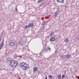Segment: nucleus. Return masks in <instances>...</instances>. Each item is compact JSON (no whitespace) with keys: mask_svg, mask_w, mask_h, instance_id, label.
I'll return each mask as SVG.
<instances>
[{"mask_svg":"<svg viewBox=\"0 0 79 79\" xmlns=\"http://www.w3.org/2000/svg\"><path fill=\"white\" fill-rule=\"evenodd\" d=\"M20 68L23 70L26 71L29 68V65L25 62H22L20 64Z\"/></svg>","mask_w":79,"mask_h":79,"instance_id":"1","label":"nucleus"},{"mask_svg":"<svg viewBox=\"0 0 79 79\" xmlns=\"http://www.w3.org/2000/svg\"><path fill=\"white\" fill-rule=\"evenodd\" d=\"M18 64V62L15 60H12L10 62V66L11 67H16Z\"/></svg>","mask_w":79,"mask_h":79,"instance_id":"2","label":"nucleus"},{"mask_svg":"<svg viewBox=\"0 0 79 79\" xmlns=\"http://www.w3.org/2000/svg\"><path fill=\"white\" fill-rule=\"evenodd\" d=\"M16 44V43L13 41L10 42L9 43V45H10V46H11V47H13V46H15Z\"/></svg>","mask_w":79,"mask_h":79,"instance_id":"3","label":"nucleus"},{"mask_svg":"<svg viewBox=\"0 0 79 79\" xmlns=\"http://www.w3.org/2000/svg\"><path fill=\"white\" fill-rule=\"evenodd\" d=\"M19 44H21L22 46L23 45H24V40H21L20 41H19Z\"/></svg>","mask_w":79,"mask_h":79,"instance_id":"4","label":"nucleus"},{"mask_svg":"<svg viewBox=\"0 0 79 79\" xmlns=\"http://www.w3.org/2000/svg\"><path fill=\"white\" fill-rule=\"evenodd\" d=\"M3 42L4 40L2 41V42L0 44V50H1V49H2V48L3 47Z\"/></svg>","mask_w":79,"mask_h":79,"instance_id":"5","label":"nucleus"},{"mask_svg":"<svg viewBox=\"0 0 79 79\" xmlns=\"http://www.w3.org/2000/svg\"><path fill=\"white\" fill-rule=\"evenodd\" d=\"M38 71V68L37 67H35V68L33 69V71L34 72H36Z\"/></svg>","mask_w":79,"mask_h":79,"instance_id":"6","label":"nucleus"},{"mask_svg":"<svg viewBox=\"0 0 79 79\" xmlns=\"http://www.w3.org/2000/svg\"><path fill=\"white\" fill-rule=\"evenodd\" d=\"M50 40L51 41H52V42H53V41H55V38L54 37H52L50 39Z\"/></svg>","mask_w":79,"mask_h":79,"instance_id":"7","label":"nucleus"},{"mask_svg":"<svg viewBox=\"0 0 79 79\" xmlns=\"http://www.w3.org/2000/svg\"><path fill=\"white\" fill-rule=\"evenodd\" d=\"M65 56L67 58H70V57H71V55H70L69 54H68L65 55Z\"/></svg>","mask_w":79,"mask_h":79,"instance_id":"8","label":"nucleus"},{"mask_svg":"<svg viewBox=\"0 0 79 79\" xmlns=\"http://www.w3.org/2000/svg\"><path fill=\"white\" fill-rule=\"evenodd\" d=\"M57 2L59 3H63V0H56Z\"/></svg>","mask_w":79,"mask_h":79,"instance_id":"9","label":"nucleus"},{"mask_svg":"<svg viewBox=\"0 0 79 79\" xmlns=\"http://www.w3.org/2000/svg\"><path fill=\"white\" fill-rule=\"evenodd\" d=\"M44 0H38V1L37 3H42V2L44 1Z\"/></svg>","mask_w":79,"mask_h":79,"instance_id":"10","label":"nucleus"},{"mask_svg":"<svg viewBox=\"0 0 79 79\" xmlns=\"http://www.w3.org/2000/svg\"><path fill=\"white\" fill-rule=\"evenodd\" d=\"M57 78H58V79H60L61 78V75H59L58 77Z\"/></svg>","mask_w":79,"mask_h":79,"instance_id":"11","label":"nucleus"},{"mask_svg":"<svg viewBox=\"0 0 79 79\" xmlns=\"http://www.w3.org/2000/svg\"><path fill=\"white\" fill-rule=\"evenodd\" d=\"M64 42H69V39L68 38H66L64 41Z\"/></svg>","mask_w":79,"mask_h":79,"instance_id":"12","label":"nucleus"},{"mask_svg":"<svg viewBox=\"0 0 79 79\" xmlns=\"http://www.w3.org/2000/svg\"><path fill=\"white\" fill-rule=\"evenodd\" d=\"M33 24L31 23H30L29 25V26H30V27H32V25H33Z\"/></svg>","mask_w":79,"mask_h":79,"instance_id":"13","label":"nucleus"},{"mask_svg":"<svg viewBox=\"0 0 79 79\" xmlns=\"http://www.w3.org/2000/svg\"><path fill=\"white\" fill-rule=\"evenodd\" d=\"M65 76H66V75H63L62 76V79H64V78H65Z\"/></svg>","mask_w":79,"mask_h":79,"instance_id":"14","label":"nucleus"},{"mask_svg":"<svg viewBox=\"0 0 79 79\" xmlns=\"http://www.w3.org/2000/svg\"><path fill=\"white\" fill-rule=\"evenodd\" d=\"M48 77L49 79H51V78H52V75H50Z\"/></svg>","mask_w":79,"mask_h":79,"instance_id":"15","label":"nucleus"},{"mask_svg":"<svg viewBox=\"0 0 79 79\" xmlns=\"http://www.w3.org/2000/svg\"><path fill=\"white\" fill-rule=\"evenodd\" d=\"M25 27L26 28H27V27H30V26H29V24H28L27 26V25L25 26Z\"/></svg>","mask_w":79,"mask_h":79,"instance_id":"16","label":"nucleus"},{"mask_svg":"<svg viewBox=\"0 0 79 79\" xmlns=\"http://www.w3.org/2000/svg\"><path fill=\"white\" fill-rule=\"evenodd\" d=\"M44 51L45 52H47V51H48V49H45Z\"/></svg>","mask_w":79,"mask_h":79,"instance_id":"17","label":"nucleus"},{"mask_svg":"<svg viewBox=\"0 0 79 79\" xmlns=\"http://www.w3.org/2000/svg\"><path fill=\"white\" fill-rule=\"evenodd\" d=\"M53 31L51 32V33H50V34L51 35L50 36H52V35H53Z\"/></svg>","mask_w":79,"mask_h":79,"instance_id":"18","label":"nucleus"},{"mask_svg":"<svg viewBox=\"0 0 79 79\" xmlns=\"http://www.w3.org/2000/svg\"><path fill=\"white\" fill-rule=\"evenodd\" d=\"M18 57L20 58H22V55H19L18 56Z\"/></svg>","mask_w":79,"mask_h":79,"instance_id":"19","label":"nucleus"},{"mask_svg":"<svg viewBox=\"0 0 79 79\" xmlns=\"http://www.w3.org/2000/svg\"><path fill=\"white\" fill-rule=\"evenodd\" d=\"M47 49H48V50H49V51H50V50H51V49L49 47H48L47 48Z\"/></svg>","mask_w":79,"mask_h":79,"instance_id":"20","label":"nucleus"},{"mask_svg":"<svg viewBox=\"0 0 79 79\" xmlns=\"http://www.w3.org/2000/svg\"><path fill=\"white\" fill-rule=\"evenodd\" d=\"M54 16H57V13H56L54 15Z\"/></svg>","mask_w":79,"mask_h":79,"instance_id":"21","label":"nucleus"},{"mask_svg":"<svg viewBox=\"0 0 79 79\" xmlns=\"http://www.w3.org/2000/svg\"><path fill=\"white\" fill-rule=\"evenodd\" d=\"M77 40H78V41H79V38H78L77 39Z\"/></svg>","mask_w":79,"mask_h":79,"instance_id":"22","label":"nucleus"},{"mask_svg":"<svg viewBox=\"0 0 79 79\" xmlns=\"http://www.w3.org/2000/svg\"><path fill=\"white\" fill-rule=\"evenodd\" d=\"M15 10H16V11H18V9H17V8H16V9H15Z\"/></svg>","mask_w":79,"mask_h":79,"instance_id":"23","label":"nucleus"},{"mask_svg":"<svg viewBox=\"0 0 79 79\" xmlns=\"http://www.w3.org/2000/svg\"><path fill=\"white\" fill-rule=\"evenodd\" d=\"M44 79H47V76H46L45 78Z\"/></svg>","mask_w":79,"mask_h":79,"instance_id":"24","label":"nucleus"},{"mask_svg":"<svg viewBox=\"0 0 79 79\" xmlns=\"http://www.w3.org/2000/svg\"><path fill=\"white\" fill-rule=\"evenodd\" d=\"M1 40H2V39H0V42H1Z\"/></svg>","mask_w":79,"mask_h":79,"instance_id":"25","label":"nucleus"},{"mask_svg":"<svg viewBox=\"0 0 79 79\" xmlns=\"http://www.w3.org/2000/svg\"><path fill=\"white\" fill-rule=\"evenodd\" d=\"M44 23H45V22H44Z\"/></svg>","mask_w":79,"mask_h":79,"instance_id":"26","label":"nucleus"},{"mask_svg":"<svg viewBox=\"0 0 79 79\" xmlns=\"http://www.w3.org/2000/svg\"><path fill=\"white\" fill-rule=\"evenodd\" d=\"M43 25H44V24H43Z\"/></svg>","mask_w":79,"mask_h":79,"instance_id":"27","label":"nucleus"}]
</instances>
